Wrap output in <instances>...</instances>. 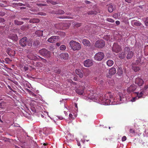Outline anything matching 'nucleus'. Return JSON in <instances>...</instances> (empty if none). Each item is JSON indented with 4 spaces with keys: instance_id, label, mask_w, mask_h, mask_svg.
Wrapping results in <instances>:
<instances>
[{
    "instance_id": "nucleus-16",
    "label": "nucleus",
    "mask_w": 148,
    "mask_h": 148,
    "mask_svg": "<svg viewBox=\"0 0 148 148\" xmlns=\"http://www.w3.org/2000/svg\"><path fill=\"white\" fill-rule=\"evenodd\" d=\"M134 54V53L132 51H129L127 52V58L128 59H130L132 58Z\"/></svg>"
},
{
    "instance_id": "nucleus-50",
    "label": "nucleus",
    "mask_w": 148,
    "mask_h": 148,
    "mask_svg": "<svg viewBox=\"0 0 148 148\" xmlns=\"http://www.w3.org/2000/svg\"><path fill=\"white\" fill-rule=\"evenodd\" d=\"M24 69L26 71L28 70V68L27 67L25 66L24 67Z\"/></svg>"
},
{
    "instance_id": "nucleus-4",
    "label": "nucleus",
    "mask_w": 148,
    "mask_h": 148,
    "mask_svg": "<svg viewBox=\"0 0 148 148\" xmlns=\"http://www.w3.org/2000/svg\"><path fill=\"white\" fill-rule=\"evenodd\" d=\"M104 55L102 52H99L96 53L94 57L95 60L97 61L101 60L104 58Z\"/></svg>"
},
{
    "instance_id": "nucleus-29",
    "label": "nucleus",
    "mask_w": 148,
    "mask_h": 148,
    "mask_svg": "<svg viewBox=\"0 0 148 148\" xmlns=\"http://www.w3.org/2000/svg\"><path fill=\"white\" fill-rule=\"evenodd\" d=\"M134 25L135 26H139L141 25V23L138 21H136L134 23Z\"/></svg>"
},
{
    "instance_id": "nucleus-31",
    "label": "nucleus",
    "mask_w": 148,
    "mask_h": 148,
    "mask_svg": "<svg viewBox=\"0 0 148 148\" xmlns=\"http://www.w3.org/2000/svg\"><path fill=\"white\" fill-rule=\"evenodd\" d=\"M148 88V84H146L144 88L142 89V91L143 92H144Z\"/></svg>"
},
{
    "instance_id": "nucleus-40",
    "label": "nucleus",
    "mask_w": 148,
    "mask_h": 148,
    "mask_svg": "<svg viewBox=\"0 0 148 148\" xmlns=\"http://www.w3.org/2000/svg\"><path fill=\"white\" fill-rule=\"evenodd\" d=\"M145 23L146 26L148 25V18H147L145 19Z\"/></svg>"
},
{
    "instance_id": "nucleus-56",
    "label": "nucleus",
    "mask_w": 148,
    "mask_h": 148,
    "mask_svg": "<svg viewBox=\"0 0 148 148\" xmlns=\"http://www.w3.org/2000/svg\"><path fill=\"white\" fill-rule=\"evenodd\" d=\"M13 126H14L15 127H19L20 126L19 125H14Z\"/></svg>"
},
{
    "instance_id": "nucleus-8",
    "label": "nucleus",
    "mask_w": 148,
    "mask_h": 148,
    "mask_svg": "<svg viewBox=\"0 0 148 148\" xmlns=\"http://www.w3.org/2000/svg\"><path fill=\"white\" fill-rule=\"evenodd\" d=\"M59 38L58 36H52L48 39L47 41L50 43H53L57 41Z\"/></svg>"
},
{
    "instance_id": "nucleus-30",
    "label": "nucleus",
    "mask_w": 148,
    "mask_h": 148,
    "mask_svg": "<svg viewBox=\"0 0 148 148\" xmlns=\"http://www.w3.org/2000/svg\"><path fill=\"white\" fill-rule=\"evenodd\" d=\"M27 90L28 92L30 95H32V96L35 97L36 96V94H35L33 92H32L30 90H29L28 89H27Z\"/></svg>"
},
{
    "instance_id": "nucleus-61",
    "label": "nucleus",
    "mask_w": 148,
    "mask_h": 148,
    "mask_svg": "<svg viewBox=\"0 0 148 148\" xmlns=\"http://www.w3.org/2000/svg\"><path fill=\"white\" fill-rule=\"evenodd\" d=\"M23 20H27L28 19L27 18H23Z\"/></svg>"
},
{
    "instance_id": "nucleus-64",
    "label": "nucleus",
    "mask_w": 148,
    "mask_h": 148,
    "mask_svg": "<svg viewBox=\"0 0 148 148\" xmlns=\"http://www.w3.org/2000/svg\"><path fill=\"white\" fill-rule=\"evenodd\" d=\"M107 77H109V78H110V75H107Z\"/></svg>"
},
{
    "instance_id": "nucleus-33",
    "label": "nucleus",
    "mask_w": 148,
    "mask_h": 148,
    "mask_svg": "<svg viewBox=\"0 0 148 148\" xmlns=\"http://www.w3.org/2000/svg\"><path fill=\"white\" fill-rule=\"evenodd\" d=\"M66 49V46L64 45H62L60 47V49L61 50H65Z\"/></svg>"
},
{
    "instance_id": "nucleus-38",
    "label": "nucleus",
    "mask_w": 148,
    "mask_h": 148,
    "mask_svg": "<svg viewBox=\"0 0 148 148\" xmlns=\"http://www.w3.org/2000/svg\"><path fill=\"white\" fill-rule=\"evenodd\" d=\"M107 21L111 23H113L114 22V20L113 19L110 18H107Z\"/></svg>"
},
{
    "instance_id": "nucleus-52",
    "label": "nucleus",
    "mask_w": 148,
    "mask_h": 148,
    "mask_svg": "<svg viewBox=\"0 0 148 148\" xmlns=\"http://www.w3.org/2000/svg\"><path fill=\"white\" fill-rule=\"evenodd\" d=\"M56 45L57 46H59L60 45V43H59V42H57L56 43Z\"/></svg>"
},
{
    "instance_id": "nucleus-41",
    "label": "nucleus",
    "mask_w": 148,
    "mask_h": 148,
    "mask_svg": "<svg viewBox=\"0 0 148 148\" xmlns=\"http://www.w3.org/2000/svg\"><path fill=\"white\" fill-rule=\"evenodd\" d=\"M37 5L38 6H46L47 5L45 4H37Z\"/></svg>"
},
{
    "instance_id": "nucleus-18",
    "label": "nucleus",
    "mask_w": 148,
    "mask_h": 148,
    "mask_svg": "<svg viewBox=\"0 0 148 148\" xmlns=\"http://www.w3.org/2000/svg\"><path fill=\"white\" fill-rule=\"evenodd\" d=\"M123 71L122 69L120 67H119L117 69V73L120 76H121L123 74Z\"/></svg>"
},
{
    "instance_id": "nucleus-43",
    "label": "nucleus",
    "mask_w": 148,
    "mask_h": 148,
    "mask_svg": "<svg viewBox=\"0 0 148 148\" xmlns=\"http://www.w3.org/2000/svg\"><path fill=\"white\" fill-rule=\"evenodd\" d=\"M73 115L71 114H69V119H74V118H73Z\"/></svg>"
},
{
    "instance_id": "nucleus-17",
    "label": "nucleus",
    "mask_w": 148,
    "mask_h": 148,
    "mask_svg": "<svg viewBox=\"0 0 148 148\" xmlns=\"http://www.w3.org/2000/svg\"><path fill=\"white\" fill-rule=\"evenodd\" d=\"M82 42L84 45L85 46H88L90 45V42L86 39H83L82 41Z\"/></svg>"
},
{
    "instance_id": "nucleus-49",
    "label": "nucleus",
    "mask_w": 148,
    "mask_h": 148,
    "mask_svg": "<svg viewBox=\"0 0 148 148\" xmlns=\"http://www.w3.org/2000/svg\"><path fill=\"white\" fill-rule=\"evenodd\" d=\"M125 0V1L126 2H127V3H131V0Z\"/></svg>"
},
{
    "instance_id": "nucleus-51",
    "label": "nucleus",
    "mask_w": 148,
    "mask_h": 148,
    "mask_svg": "<svg viewBox=\"0 0 148 148\" xmlns=\"http://www.w3.org/2000/svg\"><path fill=\"white\" fill-rule=\"evenodd\" d=\"M99 83L101 84L102 85L103 83V81L102 80H101L99 81Z\"/></svg>"
},
{
    "instance_id": "nucleus-34",
    "label": "nucleus",
    "mask_w": 148,
    "mask_h": 148,
    "mask_svg": "<svg viewBox=\"0 0 148 148\" xmlns=\"http://www.w3.org/2000/svg\"><path fill=\"white\" fill-rule=\"evenodd\" d=\"M130 48L128 47H125L124 49V51L126 53V52H128L129 51H130Z\"/></svg>"
},
{
    "instance_id": "nucleus-55",
    "label": "nucleus",
    "mask_w": 148,
    "mask_h": 148,
    "mask_svg": "<svg viewBox=\"0 0 148 148\" xmlns=\"http://www.w3.org/2000/svg\"><path fill=\"white\" fill-rule=\"evenodd\" d=\"M73 79L75 81H76L77 80V78L76 77H74Z\"/></svg>"
},
{
    "instance_id": "nucleus-21",
    "label": "nucleus",
    "mask_w": 148,
    "mask_h": 148,
    "mask_svg": "<svg viewBox=\"0 0 148 148\" xmlns=\"http://www.w3.org/2000/svg\"><path fill=\"white\" fill-rule=\"evenodd\" d=\"M15 53V51L12 50H10L8 53V54L12 56H14Z\"/></svg>"
},
{
    "instance_id": "nucleus-58",
    "label": "nucleus",
    "mask_w": 148,
    "mask_h": 148,
    "mask_svg": "<svg viewBox=\"0 0 148 148\" xmlns=\"http://www.w3.org/2000/svg\"><path fill=\"white\" fill-rule=\"evenodd\" d=\"M52 4H56L57 3L56 2H52V3H51Z\"/></svg>"
},
{
    "instance_id": "nucleus-36",
    "label": "nucleus",
    "mask_w": 148,
    "mask_h": 148,
    "mask_svg": "<svg viewBox=\"0 0 148 148\" xmlns=\"http://www.w3.org/2000/svg\"><path fill=\"white\" fill-rule=\"evenodd\" d=\"M27 44L28 46H31L32 45V42L31 40H27Z\"/></svg>"
},
{
    "instance_id": "nucleus-14",
    "label": "nucleus",
    "mask_w": 148,
    "mask_h": 148,
    "mask_svg": "<svg viewBox=\"0 0 148 148\" xmlns=\"http://www.w3.org/2000/svg\"><path fill=\"white\" fill-rule=\"evenodd\" d=\"M75 73L77 75H78L80 78L83 77V74L80 70L79 69H76L75 70Z\"/></svg>"
},
{
    "instance_id": "nucleus-62",
    "label": "nucleus",
    "mask_w": 148,
    "mask_h": 148,
    "mask_svg": "<svg viewBox=\"0 0 148 148\" xmlns=\"http://www.w3.org/2000/svg\"><path fill=\"white\" fill-rule=\"evenodd\" d=\"M8 88L10 89V90H11L12 89H11V87H10V86H9V85H8Z\"/></svg>"
},
{
    "instance_id": "nucleus-15",
    "label": "nucleus",
    "mask_w": 148,
    "mask_h": 148,
    "mask_svg": "<svg viewBox=\"0 0 148 148\" xmlns=\"http://www.w3.org/2000/svg\"><path fill=\"white\" fill-rule=\"evenodd\" d=\"M116 72V69L115 68L112 67L109 70V73L110 75H114Z\"/></svg>"
},
{
    "instance_id": "nucleus-47",
    "label": "nucleus",
    "mask_w": 148,
    "mask_h": 148,
    "mask_svg": "<svg viewBox=\"0 0 148 148\" xmlns=\"http://www.w3.org/2000/svg\"><path fill=\"white\" fill-rule=\"evenodd\" d=\"M17 4L18 5H19V6L24 5V4L22 3H17Z\"/></svg>"
},
{
    "instance_id": "nucleus-19",
    "label": "nucleus",
    "mask_w": 148,
    "mask_h": 148,
    "mask_svg": "<svg viewBox=\"0 0 148 148\" xmlns=\"http://www.w3.org/2000/svg\"><path fill=\"white\" fill-rule=\"evenodd\" d=\"M28 58L30 59L31 60H36L37 59V57L34 56L33 54L29 55L28 56Z\"/></svg>"
},
{
    "instance_id": "nucleus-5",
    "label": "nucleus",
    "mask_w": 148,
    "mask_h": 148,
    "mask_svg": "<svg viewBox=\"0 0 148 148\" xmlns=\"http://www.w3.org/2000/svg\"><path fill=\"white\" fill-rule=\"evenodd\" d=\"M39 53L41 55L47 58H49L50 56V52L45 49L40 50L39 51Z\"/></svg>"
},
{
    "instance_id": "nucleus-27",
    "label": "nucleus",
    "mask_w": 148,
    "mask_h": 148,
    "mask_svg": "<svg viewBox=\"0 0 148 148\" xmlns=\"http://www.w3.org/2000/svg\"><path fill=\"white\" fill-rule=\"evenodd\" d=\"M14 23L17 25H21L23 24V23L22 21H18L16 20L14 21Z\"/></svg>"
},
{
    "instance_id": "nucleus-9",
    "label": "nucleus",
    "mask_w": 148,
    "mask_h": 148,
    "mask_svg": "<svg viewBox=\"0 0 148 148\" xmlns=\"http://www.w3.org/2000/svg\"><path fill=\"white\" fill-rule=\"evenodd\" d=\"M144 81L143 80L139 77L136 78L135 81V83L138 86H141L144 84Z\"/></svg>"
},
{
    "instance_id": "nucleus-23",
    "label": "nucleus",
    "mask_w": 148,
    "mask_h": 148,
    "mask_svg": "<svg viewBox=\"0 0 148 148\" xmlns=\"http://www.w3.org/2000/svg\"><path fill=\"white\" fill-rule=\"evenodd\" d=\"M114 8L113 7V6L111 5H110L108 7V11L110 12H112L114 10Z\"/></svg>"
},
{
    "instance_id": "nucleus-20",
    "label": "nucleus",
    "mask_w": 148,
    "mask_h": 148,
    "mask_svg": "<svg viewBox=\"0 0 148 148\" xmlns=\"http://www.w3.org/2000/svg\"><path fill=\"white\" fill-rule=\"evenodd\" d=\"M36 34L39 36H43V31L40 30H38L35 32Z\"/></svg>"
},
{
    "instance_id": "nucleus-26",
    "label": "nucleus",
    "mask_w": 148,
    "mask_h": 148,
    "mask_svg": "<svg viewBox=\"0 0 148 148\" xmlns=\"http://www.w3.org/2000/svg\"><path fill=\"white\" fill-rule=\"evenodd\" d=\"M125 56V52H121L119 54V57L121 58H124Z\"/></svg>"
},
{
    "instance_id": "nucleus-12",
    "label": "nucleus",
    "mask_w": 148,
    "mask_h": 148,
    "mask_svg": "<svg viewBox=\"0 0 148 148\" xmlns=\"http://www.w3.org/2000/svg\"><path fill=\"white\" fill-rule=\"evenodd\" d=\"M136 88V86L134 84L132 85L129 86L127 89V91L128 92H133Z\"/></svg>"
},
{
    "instance_id": "nucleus-28",
    "label": "nucleus",
    "mask_w": 148,
    "mask_h": 148,
    "mask_svg": "<svg viewBox=\"0 0 148 148\" xmlns=\"http://www.w3.org/2000/svg\"><path fill=\"white\" fill-rule=\"evenodd\" d=\"M132 69L135 72H137L140 70V68L138 66H132Z\"/></svg>"
},
{
    "instance_id": "nucleus-45",
    "label": "nucleus",
    "mask_w": 148,
    "mask_h": 148,
    "mask_svg": "<svg viewBox=\"0 0 148 148\" xmlns=\"http://www.w3.org/2000/svg\"><path fill=\"white\" fill-rule=\"evenodd\" d=\"M57 117L60 120H62L64 119V118L62 116H57Z\"/></svg>"
},
{
    "instance_id": "nucleus-57",
    "label": "nucleus",
    "mask_w": 148,
    "mask_h": 148,
    "mask_svg": "<svg viewBox=\"0 0 148 148\" xmlns=\"http://www.w3.org/2000/svg\"><path fill=\"white\" fill-rule=\"evenodd\" d=\"M41 14H40V15H45V14L43 13H41Z\"/></svg>"
},
{
    "instance_id": "nucleus-59",
    "label": "nucleus",
    "mask_w": 148,
    "mask_h": 148,
    "mask_svg": "<svg viewBox=\"0 0 148 148\" xmlns=\"http://www.w3.org/2000/svg\"><path fill=\"white\" fill-rule=\"evenodd\" d=\"M75 107L76 108H77V104L75 103Z\"/></svg>"
},
{
    "instance_id": "nucleus-10",
    "label": "nucleus",
    "mask_w": 148,
    "mask_h": 148,
    "mask_svg": "<svg viewBox=\"0 0 148 148\" xmlns=\"http://www.w3.org/2000/svg\"><path fill=\"white\" fill-rule=\"evenodd\" d=\"M112 50L113 51L117 53L121 50V48L117 44L114 43L112 47Z\"/></svg>"
},
{
    "instance_id": "nucleus-60",
    "label": "nucleus",
    "mask_w": 148,
    "mask_h": 148,
    "mask_svg": "<svg viewBox=\"0 0 148 148\" xmlns=\"http://www.w3.org/2000/svg\"><path fill=\"white\" fill-rule=\"evenodd\" d=\"M64 113L66 115H67V113L66 111H64Z\"/></svg>"
},
{
    "instance_id": "nucleus-24",
    "label": "nucleus",
    "mask_w": 148,
    "mask_h": 148,
    "mask_svg": "<svg viewBox=\"0 0 148 148\" xmlns=\"http://www.w3.org/2000/svg\"><path fill=\"white\" fill-rule=\"evenodd\" d=\"M114 64L113 61L111 60H109L107 62V64L109 66H112Z\"/></svg>"
},
{
    "instance_id": "nucleus-35",
    "label": "nucleus",
    "mask_w": 148,
    "mask_h": 148,
    "mask_svg": "<svg viewBox=\"0 0 148 148\" xmlns=\"http://www.w3.org/2000/svg\"><path fill=\"white\" fill-rule=\"evenodd\" d=\"M137 99H138V98H137V97H135L132 98L131 100V101H132V102H134Z\"/></svg>"
},
{
    "instance_id": "nucleus-11",
    "label": "nucleus",
    "mask_w": 148,
    "mask_h": 148,
    "mask_svg": "<svg viewBox=\"0 0 148 148\" xmlns=\"http://www.w3.org/2000/svg\"><path fill=\"white\" fill-rule=\"evenodd\" d=\"M27 38L26 37H24L20 40V44L23 47L25 46L27 42Z\"/></svg>"
},
{
    "instance_id": "nucleus-13",
    "label": "nucleus",
    "mask_w": 148,
    "mask_h": 148,
    "mask_svg": "<svg viewBox=\"0 0 148 148\" xmlns=\"http://www.w3.org/2000/svg\"><path fill=\"white\" fill-rule=\"evenodd\" d=\"M60 56L61 58L65 60L67 59L69 57V55L67 53H62L60 54Z\"/></svg>"
},
{
    "instance_id": "nucleus-48",
    "label": "nucleus",
    "mask_w": 148,
    "mask_h": 148,
    "mask_svg": "<svg viewBox=\"0 0 148 148\" xmlns=\"http://www.w3.org/2000/svg\"><path fill=\"white\" fill-rule=\"evenodd\" d=\"M4 21V19L1 18H0V22H2Z\"/></svg>"
},
{
    "instance_id": "nucleus-39",
    "label": "nucleus",
    "mask_w": 148,
    "mask_h": 148,
    "mask_svg": "<svg viewBox=\"0 0 148 148\" xmlns=\"http://www.w3.org/2000/svg\"><path fill=\"white\" fill-rule=\"evenodd\" d=\"M4 102H1L0 103V108H2L4 107Z\"/></svg>"
},
{
    "instance_id": "nucleus-6",
    "label": "nucleus",
    "mask_w": 148,
    "mask_h": 148,
    "mask_svg": "<svg viewBox=\"0 0 148 148\" xmlns=\"http://www.w3.org/2000/svg\"><path fill=\"white\" fill-rule=\"evenodd\" d=\"M104 45L105 42L103 40L97 41L95 44V47L98 48H102L104 47Z\"/></svg>"
},
{
    "instance_id": "nucleus-42",
    "label": "nucleus",
    "mask_w": 148,
    "mask_h": 148,
    "mask_svg": "<svg viewBox=\"0 0 148 148\" xmlns=\"http://www.w3.org/2000/svg\"><path fill=\"white\" fill-rule=\"evenodd\" d=\"M130 133L134 134L135 133V131L133 129H130Z\"/></svg>"
},
{
    "instance_id": "nucleus-1",
    "label": "nucleus",
    "mask_w": 148,
    "mask_h": 148,
    "mask_svg": "<svg viewBox=\"0 0 148 148\" xmlns=\"http://www.w3.org/2000/svg\"><path fill=\"white\" fill-rule=\"evenodd\" d=\"M125 95L121 93L116 97L114 96V93L108 92L104 96L102 94H99L90 93L89 91L86 94L83 95V97L87 100H92L99 103L104 105H117L123 102L125 99Z\"/></svg>"
},
{
    "instance_id": "nucleus-63",
    "label": "nucleus",
    "mask_w": 148,
    "mask_h": 148,
    "mask_svg": "<svg viewBox=\"0 0 148 148\" xmlns=\"http://www.w3.org/2000/svg\"><path fill=\"white\" fill-rule=\"evenodd\" d=\"M77 145L79 146L80 145V143H77Z\"/></svg>"
},
{
    "instance_id": "nucleus-32",
    "label": "nucleus",
    "mask_w": 148,
    "mask_h": 148,
    "mask_svg": "<svg viewBox=\"0 0 148 148\" xmlns=\"http://www.w3.org/2000/svg\"><path fill=\"white\" fill-rule=\"evenodd\" d=\"M50 130V129L49 128H44L43 130L45 131V133L46 134H48L50 132V131H49ZM51 130V129H50V130Z\"/></svg>"
},
{
    "instance_id": "nucleus-37",
    "label": "nucleus",
    "mask_w": 148,
    "mask_h": 148,
    "mask_svg": "<svg viewBox=\"0 0 148 148\" xmlns=\"http://www.w3.org/2000/svg\"><path fill=\"white\" fill-rule=\"evenodd\" d=\"M64 11L62 10H58V12L57 14H64Z\"/></svg>"
},
{
    "instance_id": "nucleus-22",
    "label": "nucleus",
    "mask_w": 148,
    "mask_h": 148,
    "mask_svg": "<svg viewBox=\"0 0 148 148\" xmlns=\"http://www.w3.org/2000/svg\"><path fill=\"white\" fill-rule=\"evenodd\" d=\"M39 21V20L38 19L33 18L29 20V22L30 23H38Z\"/></svg>"
},
{
    "instance_id": "nucleus-2",
    "label": "nucleus",
    "mask_w": 148,
    "mask_h": 148,
    "mask_svg": "<svg viewBox=\"0 0 148 148\" xmlns=\"http://www.w3.org/2000/svg\"><path fill=\"white\" fill-rule=\"evenodd\" d=\"M70 82L71 83L73 86H75V87L76 89V92L79 95H82L84 93V90L85 88L84 86V83L79 82L75 83L73 82L71 80H70Z\"/></svg>"
},
{
    "instance_id": "nucleus-46",
    "label": "nucleus",
    "mask_w": 148,
    "mask_h": 148,
    "mask_svg": "<svg viewBox=\"0 0 148 148\" xmlns=\"http://www.w3.org/2000/svg\"><path fill=\"white\" fill-rule=\"evenodd\" d=\"M116 23L117 25H119L120 24V22L119 21H116Z\"/></svg>"
},
{
    "instance_id": "nucleus-44",
    "label": "nucleus",
    "mask_w": 148,
    "mask_h": 148,
    "mask_svg": "<svg viewBox=\"0 0 148 148\" xmlns=\"http://www.w3.org/2000/svg\"><path fill=\"white\" fill-rule=\"evenodd\" d=\"M126 140V137L125 136H123L122 138V140L123 141H124Z\"/></svg>"
},
{
    "instance_id": "nucleus-7",
    "label": "nucleus",
    "mask_w": 148,
    "mask_h": 148,
    "mask_svg": "<svg viewBox=\"0 0 148 148\" xmlns=\"http://www.w3.org/2000/svg\"><path fill=\"white\" fill-rule=\"evenodd\" d=\"M93 64V61L90 59H88L85 60L84 62V64L85 66L89 67L92 65Z\"/></svg>"
},
{
    "instance_id": "nucleus-53",
    "label": "nucleus",
    "mask_w": 148,
    "mask_h": 148,
    "mask_svg": "<svg viewBox=\"0 0 148 148\" xmlns=\"http://www.w3.org/2000/svg\"><path fill=\"white\" fill-rule=\"evenodd\" d=\"M139 62H140V60H137L136 61V64H138Z\"/></svg>"
},
{
    "instance_id": "nucleus-3",
    "label": "nucleus",
    "mask_w": 148,
    "mask_h": 148,
    "mask_svg": "<svg viewBox=\"0 0 148 148\" xmlns=\"http://www.w3.org/2000/svg\"><path fill=\"white\" fill-rule=\"evenodd\" d=\"M69 45L71 49L74 51L79 50L81 48L80 44L74 40L71 41L69 42Z\"/></svg>"
},
{
    "instance_id": "nucleus-25",
    "label": "nucleus",
    "mask_w": 148,
    "mask_h": 148,
    "mask_svg": "<svg viewBox=\"0 0 148 148\" xmlns=\"http://www.w3.org/2000/svg\"><path fill=\"white\" fill-rule=\"evenodd\" d=\"M142 92L143 91H141L140 92H137V96L136 97H137V98H138V99L141 98L143 97V93Z\"/></svg>"
},
{
    "instance_id": "nucleus-54",
    "label": "nucleus",
    "mask_w": 148,
    "mask_h": 148,
    "mask_svg": "<svg viewBox=\"0 0 148 148\" xmlns=\"http://www.w3.org/2000/svg\"><path fill=\"white\" fill-rule=\"evenodd\" d=\"M90 1H85V3L87 4H88L90 3Z\"/></svg>"
}]
</instances>
